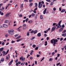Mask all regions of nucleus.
<instances>
[{"mask_svg": "<svg viewBox=\"0 0 66 66\" xmlns=\"http://www.w3.org/2000/svg\"><path fill=\"white\" fill-rule=\"evenodd\" d=\"M58 42V40L57 39H53L51 41V43L53 44L54 46H55V44H56V43H57Z\"/></svg>", "mask_w": 66, "mask_h": 66, "instance_id": "f257e3e1", "label": "nucleus"}, {"mask_svg": "<svg viewBox=\"0 0 66 66\" xmlns=\"http://www.w3.org/2000/svg\"><path fill=\"white\" fill-rule=\"evenodd\" d=\"M8 32L9 35H12L14 34V30L13 29H11L10 30H9Z\"/></svg>", "mask_w": 66, "mask_h": 66, "instance_id": "f03ea898", "label": "nucleus"}, {"mask_svg": "<svg viewBox=\"0 0 66 66\" xmlns=\"http://www.w3.org/2000/svg\"><path fill=\"white\" fill-rule=\"evenodd\" d=\"M20 60H21L22 62H24L26 60V58L25 57L23 58V56H22L20 58Z\"/></svg>", "mask_w": 66, "mask_h": 66, "instance_id": "7ed1b4c3", "label": "nucleus"}, {"mask_svg": "<svg viewBox=\"0 0 66 66\" xmlns=\"http://www.w3.org/2000/svg\"><path fill=\"white\" fill-rule=\"evenodd\" d=\"M41 3L42 2H39V3L38 7L39 8H42V6H43V4H42Z\"/></svg>", "mask_w": 66, "mask_h": 66, "instance_id": "20e7f679", "label": "nucleus"}, {"mask_svg": "<svg viewBox=\"0 0 66 66\" xmlns=\"http://www.w3.org/2000/svg\"><path fill=\"white\" fill-rule=\"evenodd\" d=\"M56 28V27H55V26L54 27H53L52 28V30H51V31L52 32V31H54V30H55V29Z\"/></svg>", "mask_w": 66, "mask_h": 66, "instance_id": "39448f33", "label": "nucleus"}, {"mask_svg": "<svg viewBox=\"0 0 66 66\" xmlns=\"http://www.w3.org/2000/svg\"><path fill=\"white\" fill-rule=\"evenodd\" d=\"M3 27L4 28H7V27H8V25H7L5 24H4L3 25Z\"/></svg>", "mask_w": 66, "mask_h": 66, "instance_id": "423d86ee", "label": "nucleus"}, {"mask_svg": "<svg viewBox=\"0 0 66 66\" xmlns=\"http://www.w3.org/2000/svg\"><path fill=\"white\" fill-rule=\"evenodd\" d=\"M37 35L38 37H40L41 36V33L40 32L39 33L37 34Z\"/></svg>", "mask_w": 66, "mask_h": 66, "instance_id": "0eeeda50", "label": "nucleus"}, {"mask_svg": "<svg viewBox=\"0 0 66 66\" xmlns=\"http://www.w3.org/2000/svg\"><path fill=\"white\" fill-rule=\"evenodd\" d=\"M46 11H47V9L46 8L43 11V14H46Z\"/></svg>", "mask_w": 66, "mask_h": 66, "instance_id": "6e6552de", "label": "nucleus"}, {"mask_svg": "<svg viewBox=\"0 0 66 66\" xmlns=\"http://www.w3.org/2000/svg\"><path fill=\"white\" fill-rule=\"evenodd\" d=\"M4 49V48L3 47H2L0 48V52H2L3 50Z\"/></svg>", "mask_w": 66, "mask_h": 66, "instance_id": "1a4fd4ad", "label": "nucleus"}, {"mask_svg": "<svg viewBox=\"0 0 66 66\" xmlns=\"http://www.w3.org/2000/svg\"><path fill=\"white\" fill-rule=\"evenodd\" d=\"M62 36H63L64 37H65L66 36V33H64L62 35Z\"/></svg>", "mask_w": 66, "mask_h": 66, "instance_id": "9d476101", "label": "nucleus"}, {"mask_svg": "<svg viewBox=\"0 0 66 66\" xmlns=\"http://www.w3.org/2000/svg\"><path fill=\"white\" fill-rule=\"evenodd\" d=\"M63 28H61V29L59 30V32H61V31H62V30H63Z\"/></svg>", "mask_w": 66, "mask_h": 66, "instance_id": "9b49d317", "label": "nucleus"}, {"mask_svg": "<svg viewBox=\"0 0 66 66\" xmlns=\"http://www.w3.org/2000/svg\"><path fill=\"white\" fill-rule=\"evenodd\" d=\"M37 32H38V31L37 30H35L34 32V34H36V33H37Z\"/></svg>", "mask_w": 66, "mask_h": 66, "instance_id": "f8f14e48", "label": "nucleus"}, {"mask_svg": "<svg viewBox=\"0 0 66 66\" xmlns=\"http://www.w3.org/2000/svg\"><path fill=\"white\" fill-rule=\"evenodd\" d=\"M11 14V13H8L6 15H5V16H6V17L8 16L9 15H10Z\"/></svg>", "mask_w": 66, "mask_h": 66, "instance_id": "ddd939ff", "label": "nucleus"}, {"mask_svg": "<svg viewBox=\"0 0 66 66\" xmlns=\"http://www.w3.org/2000/svg\"><path fill=\"white\" fill-rule=\"evenodd\" d=\"M13 60H12L9 63V65H11L12 64V63H13Z\"/></svg>", "mask_w": 66, "mask_h": 66, "instance_id": "4468645a", "label": "nucleus"}, {"mask_svg": "<svg viewBox=\"0 0 66 66\" xmlns=\"http://www.w3.org/2000/svg\"><path fill=\"white\" fill-rule=\"evenodd\" d=\"M33 52H34L33 50H32L31 51V53L30 54V55H32L33 54Z\"/></svg>", "mask_w": 66, "mask_h": 66, "instance_id": "2eb2a0df", "label": "nucleus"}, {"mask_svg": "<svg viewBox=\"0 0 66 66\" xmlns=\"http://www.w3.org/2000/svg\"><path fill=\"white\" fill-rule=\"evenodd\" d=\"M61 22H62V20L60 21L59 22V23H58V25H61Z\"/></svg>", "mask_w": 66, "mask_h": 66, "instance_id": "dca6fc26", "label": "nucleus"}, {"mask_svg": "<svg viewBox=\"0 0 66 66\" xmlns=\"http://www.w3.org/2000/svg\"><path fill=\"white\" fill-rule=\"evenodd\" d=\"M27 35L28 36H29L30 35V32H28L27 33Z\"/></svg>", "mask_w": 66, "mask_h": 66, "instance_id": "f3484780", "label": "nucleus"}, {"mask_svg": "<svg viewBox=\"0 0 66 66\" xmlns=\"http://www.w3.org/2000/svg\"><path fill=\"white\" fill-rule=\"evenodd\" d=\"M4 61V59L2 58L1 59V62H3Z\"/></svg>", "mask_w": 66, "mask_h": 66, "instance_id": "a211bd4d", "label": "nucleus"}, {"mask_svg": "<svg viewBox=\"0 0 66 66\" xmlns=\"http://www.w3.org/2000/svg\"><path fill=\"white\" fill-rule=\"evenodd\" d=\"M35 16V14H34V13H32V14H31V16L32 17H34Z\"/></svg>", "mask_w": 66, "mask_h": 66, "instance_id": "6ab92c4d", "label": "nucleus"}, {"mask_svg": "<svg viewBox=\"0 0 66 66\" xmlns=\"http://www.w3.org/2000/svg\"><path fill=\"white\" fill-rule=\"evenodd\" d=\"M9 22V20H6L5 21V23H7V22Z\"/></svg>", "mask_w": 66, "mask_h": 66, "instance_id": "aec40b11", "label": "nucleus"}, {"mask_svg": "<svg viewBox=\"0 0 66 66\" xmlns=\"http://www.w3.org/2000/svg\"><path fill=\"white\" fill-rule=\"evenodd\" d=\"M32 47L33 48H35V47H36V45L35 44H34L32 45Z\"/></svg>", "mask_w": 66, "mask_h": 66, "instance_id": "412c9836", "label": "nucleus"}, {"mask_svg": "<svg viewBox=\"0 0 66 66\" xmlns=\"http://www.w3.org/2000/svg\"><path fill=\"white\" fill-rule=\"evenodd\" d=\"M40 18L41 19H43V17L42 15H40Z\"/></svg>", "mask_w": 66, "mask_h": 66, "instance_id": "4be33fe9", "label": "nucleus"}, {"mask_svg": "<svg viewBox=\"0 0 66 66\" xmlns=\"http://www.w3.org/2000/svg\"><path fill=\"white\" fill-rule=\"evenodd\" d=\"M38 16L37 14H36V16L35 17V19H37V16Z\"/></svg>", "mask_w": 66, "mask_h": 66, "instance_id": "5701e85b", "label": "nucleus"}, {"mask_svg": "<svg viewBox=\"0 0 66 66\" xmlns=\"http://www.w3.org/2000/svg\"><path fill=\"white\" fill-rule=\"evenodd\" d=\"M23 4H21V8H23Z\"/></svg>", "mask_w": 66, "mask_h": 66, "instance_id": "b1692460", "label": "nucleus"}, {"mask_svg": "<svg viewBox=\"0 0 66 66\" xmlns=\"http://www.w3.org/2000/svg\"><path fill=\"white\" fill-rule=\"evenodd\" d=\"M61 27H62V26L61 25H59V26H57V28H61Z\"/></svg>", "mask_w": 66, "mask_h": 66, "instance_id": "393cba45", "label": "nucleus"}, {"mask_svg": "<svg viewBox=\"0 0 66 66\" xmlns=\"http://www.w3.org/2000/svg\"><path fill=\"white\" fill-rule=\"evenodd\" d=\"M21 38V36H19L18 37L16 38V39H19V38Z\"/></svg>", "mask_w": 66, "mask_h": 66, "instance_id": "a878e982", "label": "nucleus"}, {"mask_svg": "<svg viewBox=\"0 0 66 66\" xmlns=\"http://www.w3.org/2000/svg\"><path fill=\"white\" fill-rule=\"evenodd\" d=\"M65 11V9L63 10H62L61 11V13H63V12H64Z\"/></svg>", "mask_w": 66, "mask_h": 66, "instance_id": "bb28decb", "label": "nucleus"}, {"mask_svg": "<svg viewBox=\"0 0 66 66\" xmlns=\"http://www.w3.org/2000/svg\"><path fill=\"white\" fill-rule=\"evenodd\" d=\"M53 60V59L50 58L49 59V61H52Z\"/></svg>", "mask_w": 66, "mask_h": 66, "instance_id": "cd10ccee", "label": "nucleus"}, {"mask_svg": "<svg viewBox=\"0 0 66 66\" xmlns=\"http://www.w3.org/2000/svg\"><path fill=\"white\" fill-rule=\"evenodd\" d=\"M32 22V21L31 20H30L28 22V23H31Z\"/></svg>", "mask_w": 66, "mask_h": 66, "instance_id": "c85d7f7f", "label": "nucleus"}, {"mask_svg": "<svg viewBox=\"0 0 66 66\" xmlns=\"http://www.w3.org/2000/svg\"><path fill=\"white\" fill-rule=\"evenodd\" d=\"M45 46H47V41H46L45 42Z\"/></svg>", "mask_w": 66, "mask_h": 66, "instance_id": "c756f323", "label": "nucleus"}, {"mask_svg": "<svg viewBox=\"0 0 66 66\" xmlns=\"http://www.w3.org/2000/svg\"><path fill=\"white\" fill-rule=\"evenodd\" d=\"M53 10L54 11H55L56 10V8L55 7H54L53 8Z\"/></svg>", "mask_w": 66, "mask_h": 66, "instance_id": "7c9ffc66", "label": "nucleus"}, {"mask_svg": "<svg viewBox=\"0 0 66 66\" xmlns=\"http://www.w3.org/2000/svg\"><path fill=\"white\" fill-rule=\"evenodd\" d=\"M25 62H24V63H21V65H24V64H25Z\"/></svg>", "mask_w": 66, "mask_h": 66, "instance_id": "2f4dec72", "label": "nucleus"}, {"mask_svg": "<svg viewBox=\"0 0 66 66\" xmlns=\"http://www.w3.org/2000/svg\"><path fill=\"white\" fill-rule=\"evenodd\" d=\"M23 30H25L27 29V28L26 27V26H25V27H23Z\"/></svg>", "mask_w": 66, "mask_h": 66, "instance_id": "473e14b6", "label": "nucleus"}, {"mask_svg": "<svg viewBox=\"0 0 66 66\" xmlns=\"http://www.w3.org/2000/svg\"><path fill=\"white\" fill-rule=\"evenodd\" d=\"M15 43V41L13 40L12 41L11 43L12 44H13V43Z\"/></svg>", "mask_w": 66, "mask_h": 66, "instance_id": "72a5a7b5", "label": "nucleus"}, {"mask_svg": "<svg viewBox=\"0 0 66 66\" xmlns=\"http://www.w3.org/2000/svg\"><path fill=\"white\" fill-rule=\"evenodd\" d=\"M9 50H8L6 52V53H5L6 54H7V53L9 52Z\"/></svg>", "mask_w": 66, "mask_h": 66, "instance_id": "f704fd0d", "label": "nucleus"}, {"mask_svg": "<svg viewBox=\"0 0 66 66\" xmlns=\"http://www.w3.org/2000/svg\"><path fill=\"white\" fill-rule=\"evenodd\" d=\"M5 44V43H4V42H3L1 44V45H3V46H4V45Z\"/></svg>", "mask_w": 66, "mask_h": 66, "instance_id": "c9c22d12", "label": "nucleus"}, {"mask_svg": "<svg viewBox=\"0 0 66 66\" xmlns=\"http://www.w3.org/2000/svg\"><path fill=\"white\" fill-rule=\"evenodd\" d=\"M45 59V57H43V58H42V60H41L40 61V62H42V61H43V60H44V59Z\"/></svg>", "mask_w": 66, "mask_h": 66, "instance_id": "e433bc0d", "label": "nucleus"}, {"mask_svg": "<svg viewBox=\"0 0 66 66\" xmlns=\"http://www.w3.org/2000/svg\"><path fill=\"white\" fill-rule=\"evenodd\" d=\"M29 20V19L28 18H27L26 19V22H27Z\"/></svg>", "mask_w": 66, "mask_h": 66, "instance_id": "4c0bfd02", "label": "nucleus"}, {"mask_svg": "<svg viewBox=\"0 0 66 66\" xmlns=\"http://www.w3.org/2000/svg\"><path fill=\"white\" fill-rule=\"evenodd\" d=\"M26 24L25 23H24L23 25V27H26Z\"/></svg>", "mask_w": 66, "mask_h": 66, "instance_id": "58836bf2", "label": "nucleus"}, {"mask_svg": "<svg viewBox=\"0 0 66 66\" xmlns=\"http://www.w3.org/2000/svg\"><path fill=\"white\" fill-rule=\"evenodd\" d=\"M1 15H2V16L3 15H4V13L3 12H1Z\"/></svg>", "mask_w": 66, "mask_h": 66, "instance_id": "ea45409f", "label": "nucleus"}, {"mask_svg": "<svg viewBox=\"0 0 66 66\" xmlns=\"http://www.w3.org/2000/svg\"><path fill=\"white\" fill-rule=\"evenodd\" d=\"M19 35V34H17L15 35V37H17V36H18Z\"/></svg>", "mask_w": 66, "mask_h": 66, "instance_id": "a19ab883", "label": "nucleus"}, {"mask_svg": "<svg viewBox=\"0 0 66 66\" xmlns=\"http://www.w3.org/2000/svg\"><path fill=\"white\" fill-rule=\"evenodd\" d=\"M38 47H37L35 48V50H38Z\"/></svg>", "mask_w": 66, "mask_h": 66, "instance_id": "79ce46f5", "label": "nucleus"}, {"mask_svg": "<svg viewBox=\"0 0 66 66\" xmlns=\"http://www.w3.org/2000/svg\"><path fill=\"white\" fill-rule=\"evenodd\" d=\"M35 7H37V3H35Z\"/></svg>", "mask_w": 66, "mask_h": 66, "instance_id": "37998d69", "label": "nucleus"}, {"mask_svg": "<svg viewBox=\"0 0 66 66\" xmlns=\"http://www.w3.org/2000/svg\"><path fill=\"white\" fill-rule=\"evenodd\" d=\"M53 4V2H52L50 4V5H52Z\"/></svg>", "mask_w": 66, "mask_h": 66, "instance_id": "c03bdc74", "label": "nucleus"}, {"mask_svg": "<svg viewBox=\"0 0 66 66\" xmlns=\"http://www.w3.org/2000/svg\"><path fill=\"white\" fill-rule=\"evenodd\" d=\"M34 38H35V37H32L31 39H30V40H33V39H34Z\"/></svg>", "mask_w": 66, "mask_h": 66, "instance_id": "a18cd8bd", "label": "nucleus"}, {"mask_svg": "<svg viewBox=\"0 0 66 66\" xmlns=\"http://www.w3.org/2000/svg\"><path fill=\"white\" fill-rule=\"evenodd\" d=\"M34 32V30H32V31H31V34H32Z\"/></svg>", "mask_w": 66, "mask_h": 66, "instance_id": "49530a36", "label": "nucleus"}, {"mask_svg": "<svg viewBox=\"0 0 66 66\" xmlns=\"http://www.w3.org/2000/svg\"><path fill=\"white\" fill-rule=\"evenodd\" d=\"M18 59L16 60L15 61V63H17V62H18Z\"/></svg>", "mask_w": 66, "mask_h": 66, "instance_id": "de8ad7c7", "label": "nucleus"}, {"mask_svg": "<svg viewBox=\"0 0 66 66\" xmlns=\"http://www.w3.org/2000/svg\"><path fill=\"white\" fill-rule=\"evenodd\" d=\"M33 4V3H31V4H29V6H32V5Z\"/></svg>", "mask_w": 66, "mask_h": 66, "instance_id": "09e8293b", "label": "nucleus"}, {"mask_svg": "<svg viewBox=\"0 0 66 66\" xmlns=\"http://www.w3.org/2000/svg\"><path fill=\"white\" fill-rule=\"evenodd\" d=\"M60 64V62H59L58 63L56 64V66H59Z\"/></svg>", "mask_w": 66, "mask_h": 66, "instance_id": "8fccbe9b", "label": "nucleus"}, {"mask_svg": "<svg viewBox=\"0 0 66 66\" xmlns=\"http://www.w3.org/2000/svg\"><path fill=\"white\" fill-rule=\"evenodd\" d=\"M23 38H21L20 39H19V41H21L22 40H23Z\"/></svg>", "mask_w": 66, "mask_h": 66, "instance_id": "3c124183", "label": "nucleus"}, {"mask_svg": "<svg viewBox=\"0 0 66 66\" xmlns=\"http://www.w3.org/2000/svg\"><path fill=\"white\" fill-rule=\"evenodd\" d=\"M56 24V23H53V26H55V25Z\"/></svg>", "mask_w": 66, "mask_h": 66, "instance_id": "603ef678", "label": "nucleus"}, {"mask_svg": "<svg viewBox=\"0 0 66 66\" xmlns=\"http://www.w3.org/2000/svg\"><path fill=\"white\" fill-rule=\"evenodd\" d=\"M11 5V4H10V3L8 4H7V6L9 7V5Z\"/></svg>", "mask_w": 66, "mask_h": 66, "instance_id": "864d4df0", "label": "nucleus"}, {"mask_svg": "<svg viewBox=\"0 0 66 66\" xmlns=\"http://www.w3.org/2000/svg\"><path fill=\"white\" fill-rule=\"evenodd\" d=\"M40 56V55H37V57H39Z\"/></svg>", "mask_w": 66, "mask_h": 66, "instance_id": "5fc2aeb1", "label": "nucleus"}, {"mask_svg": "<svg viewBox=\"0 0 66 66\" xmlns=\"http://www.w3.org/2000/svg\"><path fill=\"white\" fill-rule=\"evenodd\" d=\"M60 54H57V57H59V56H60Z\"/></svg>", "mask_w": 66, "mask_h": 66, "instance_id": "6e6d98bb", "label": "nucleus"}, {"mask_svg": "<svg viewBox=\"0 0 66 66\" xmlns=\"http://www.w3.org/2000/svg\"><path fill=\"white\" fill-rule=\"evenodd\" d=\"M25 52H26V53H28V50H25Z\"/></svg>", "mask_w": 66, "mask_h": 66, "instance_id": "4d7b16f0", "label": "nucleus"}, {"mask_svg": "<svg viewBox=\"0 0 66 66\" xmlns=\"http://www.w3.org/2000/svg\"><path fill=\"white\" fill-rule=\"evenodd\" d=\"M66 31V30H64L63 32H62V33H65Z\"/></svg>", "mask_w": 66, "mask_h": 66, "instance_id": "13d9d810", "label": "nucleus"}, {"mask_svg": "<svg viewBox=\"0 0 66 66\" xmlns=\"http://www.w3.org/2000/svg\"><path fill=\"white\" fill-rule=\"evenodd\" d=\"M55 54V53L54 52H53L52 53V55H54V54Z\"/></svg>", "mask_w": 66, "mask_h": 66, "instance_id": "bf43d9fd", "label": "nucleus"}, {"mask_svg": "<svg viewBox=\"0 0 66 66\" xmlns=\"http://www.w3.org/2000/svg\"><path fill=\"white\" fill-rule=\"evenodd\" d=\"M33 12L35 14H36V11H35V10H34L33 11Z\"/></svg>", "mask_w": 66, "mask_h": 66, "instance_id": "052dcab7", "label": "nucleus"}, {"mask_svg": "<svg viewBox=\"0 0 66 66\" xmlns=\"http://www.w3.org/2000/svg\"><path fill=\"white\" fill-rule=\"evenodd\" d=\"M63 38H60V41H62V40H63Z\"/></svg>", "mask_w": 66, "mask_h": 66, "instance_id": "680f3d73", "label": "nucleus"}, {"mask_svg": "<svg viewBox=\"0 0 66 66\" xmlns=\"http://www.w3.org/2000/svg\"><path fill=\"white\" fill-rule=\"evenodd\" d=\"M46 1H47V2H51V1H50V0H46Z\"/></svg>", "mask_w": 66, "mask_h": 66, "instance_id": "e2e57ef3", "label": "nucleus"}, {"mask_svg": "<svg viewBox=\"0 0 66 66\" xmlns=\"http://www.w3.org/2000/svg\"><path fill=\"white\" fill-rule=\"evenodd\" d=\"M3 27L2 25H0V29H2V28Z\"/></svg>", "mask_w": 66, "mask_h": 66, "instance_id": "0e129e2a", "label": "nucleus"}, {"mask_svg": "<svg viewBox=\"0 0 66 66\" xmlns=\"http://www.w3.org/2000/svg\"><path fill=\"white\" fill-rule=\"evenodd\" d=\"M19 17H22V14H20L19 15Z\"/></svg>", "mask_w": 66, "mask_h": 66, "instance_id": "69168bd1", "label": "nucleus"}, {"mask_svg": "<svg viewBox=\"0 0 66 66\" xmlns=\"http://www.w3.org/2000/svg\"><path fill=\"white\" fill-rule=\"evenodd\" d=\"M47 36V34H44V36L45 37H46V36Z\"/></svg>", "mask_w": 66, "mask_h": 66, "instance_id": "338daca9", "label": "nucleus"}, {"mask_svg": "<svg viewBox=\"0 0 66 66\" xmlns=\"http://www.w3.org/2000/svg\"><path fill=\"white\" fill-rule=\"evenodd\" d=\"M18 64H21V62H18Z\"/></svg>", "mask_w": 66, "mask_h": 66, "instance_id": "774afa93", "label": "nucleus"}]
</instances>
